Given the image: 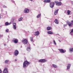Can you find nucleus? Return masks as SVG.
Wrapping results in <instances>:
<instances>
[{
  "label": "nucleus",
  "mask_w": 73,
  "mask_h": 73,
  "mask_svg": "<svg viewBox=\"0 0 73 73\" xmlns=\"http://www.w3.org/2000/svg\"><path fill=\"white\" fill-rule=\"evenodd\" d=\"M30 63L28 62L27 61H25L23 62V68H26L27 66H28Z\"/></svg>",
  "instance_id": "nucleus-1"
},
{
  "label": "nucleus",
  "mask_w": 73,
  "mask_h": 73,
  "mask_svg": "<svg viewBox=\"0 0 73 73\" xmlns=\"http://www.w3.org/2000/svg\"><path fill=\"white\" fill-rule=\"evenodd\" d=\"M55 3L56 4V5H57L58 6L61 5L62 4V3H61V2H58L57 1H55Z\"/></svg>",
  "instance_id": "nucleus-2"
},
{
  "label": "nucleus",
  "mask_w": 73,
  "mask_h": 73,
  "mask_svg": "<svg viewBox=\"0 0 73 73\" xmlns=\"http://www.w3.org/2000/svg\"><path fill=\"white\" fill-rule=\"evenodd\" d=\"M50 8H53V7H54V2H51L50 3Z\"/></svg>",
  "instance_id": "nucleus-3"
},
{
  "label": "nucleus",
  "mask_w": 73,
  "mask_h": 73,
  "mask_svg": "<svg viewBox=\"0 0 73 73\" xmlns=\"http://www.w3.org/2000/svg\"><path fill=\"white\" fill-rule=\"evenodd\" d=\"M22 42L24 44H27L28 43V40L27 39H23L22 40Z\"/></svg>",
  "instance_id": "nucleus-4"
},
{
  "label": "nucleus",
  "mask_w": 73,
  "mask_h": 73,
  "mask_svg": "<svg viewBox=\"0 0 73 73\" xmlns=\"http://www.w3.org/2000/svg\"><path fill=\"white\" fill-rule=\"evenodd\" d=\"M12 41L14 43H17L18 42V40L16 38H14L13 40H12Z\"/></svg>",
  "instance_id": "nucleus-5"
},
{
  "label": "nucleus",
  "mask_w": 73,
  "mask_h": 73,
  "mask_svg": "<svg viewBox=\"0 0 73 73\" xmlns=\"http://www.w3.org/2000/svg\"><path fill=\"white\" fill-rule=\"evenodd\" d=\"M29 12V9H28L27 8L25 9L24 11V13H28Z\"/></svg>",
  "instance_id": "nucleus-6"
},
{
  "label": "nucleus",
  "mask_w": 73,
  "mask_h": 73,
  "mask_svg": "<svg viewBox=\"0 0 73 73\" xmlns=\"http://www.w3.org/2000/svg\"><path fill=\"white\" fill-rule=\"evenodd\" d=\"M58 50H59L60 52L61 53H65V52H66V51H64V50L62 49H59Z\"/></svg>",
  "instance_id": "nucleus-7"
},
{
  "label": "nucleus",
  "mask_w": 73,
  "mask_h": 73,
  "mask_svg": "<svg viewBox=\"0 0 73 73\" xmlns=\"http://www.w3.org/2000/svg\"><path fill=\"white\" fill-rule=\"evenodd\" d=\"M19 54V51L17 50H16L14 52V54L15 56H17Z\"/></svg>",
  "instance_id": "nucleus-8"
},
{
  "label": "nucleus",
  "mask_w": 73,
  "mask_h": 73,
  "mask_svg": "<svg viewBox=\"0 0 73 73\" xmlns=\"http://www.w3.org/2000/svg\"><path fill=\"white\" fill-rule=\"evenodd\" d=\"M46 62V60L45 59H40L39 60V62Z\"/></svg>",
  "instance_id": "nucleus-9"
},
{
  "label": "nucleus",
  "mask_w": 73,
  "mask_h": 73,
  "mask_svg": "<svg viewBox=\"0 0 73 73\" xmlns=\"http://www.w3.org/2000/svg\"><path fill=\"white\" fill-rule=\"evenodd\" d=\"M34 35H35V36H38V35H39V31H37L36 32L34 33Z\"/></svg>",
  "instance_id": "nucleus-10"
},
{
  "label": "nucleus",
  "mask_w": 73,
  "mask_h": 73,
  "mask_svg": "<svg viewBox=\"0 0 73 73\" xmlns=\"http://www.w3.org/2000/svg\"><path fill=\"white\" fill-rule=\"evenodd\" d=\"M3 73H8V70H7V68H5L3 70Z\"/></svg>",
  "instance_id": "nucleus-11"
},
{
  "label": "nucleus",
  "mask_w": 73,
  "mask_h": 73,
  "mask_svg": "<svg viewBox=\"0 0 73 73\" xmlns=\"http://www.w3.org/2000/svg\"><path fill=\"white\" fill-rule=\"evenodd\" d=\"M54 22L56 24H58V20L57 19H56L54 21Z\"/></svg>",
  "instance_id": "nucleus-12"
},
{
  "label": "nucleus",
  "mask_w": 73,
  "mask_h": 73,
  "mask_svg": "<svg viewBox=\"0 0 73 73\" xmlns=\"http://www.w3.org/2000/svg\"><path fill=\"white\" fill-rule=\"evenodd\" d=\"M52 27H48L47 28V30L48 31H49L50 30H51L52 29Z\"/></svg>",
  "instance_id": "nucleus-13"
},
{
  "label": "nucleus",
  "mask_w": 73,
  "mask_h": 73,
  "mask_svg": "<svg viewBox=\"0 0 73 73\" xmlns=\"http://www.w3.org/2000/svg\"><path fill=\"white\" fill-rule=\"evenodd\" d=\"M50 0H44V3H49L50 2Z\"/></svg>",
  "instance_id": "nucleus-14"
},
{
  "label": "nucleus",
  "mask_w": 73,
  "mask_h": 73,
  "mask_svg": "<svg viewBox=\"0 0 73 73\" xmlns=\"http://www.w3.org/2000/svg\"><path fill=\"white\" fill-rule=\"evenodd\" d=\"M58 9H57V10H56L54 12V14L55 15H57V13H58Z\"/></svg>",
  "instance_id": "nucleus-15"
},
{
  "label": "nucleus",
  "mask_w": 73,
  "mask_h": 73,
  "mask_svg": "<svg viewBox=\"0 0 73 73\" xmlns=\"http://www.w3.org/2000/svg\"><path fill=\"white\" fill-rule=\"evenodd\" d=\"M47 33L48 34H50V35L53 34V32L51 31H48L47 32Z\"/></svg>",
  "instance_id": "nucleus-16"
},
{
  "label": "nucleus",
  "mask_w": 73,
  "mask_h": 73,
  "mask_svg": "<svg viewBox=\"0 0 73 73\" xmlns=\"http://www.w3.org/2000/svg\"><path fill=\"white\" fill-rule=\"evenodd\" d=\"M10 24H11V23H8V22H6L5 23V25H10Z\"/></svg>",
  "instance_id": "nucleus-17"
},
{
  "label": "nucleus",
  "mask_w": 73,
  "mask_h": 73,
  "mask_svg": "<svg viewBox=\"0 0 73 73\" xmlns=\"http://www.w3.org/2000/svg\"><path fill=\"white\" fill-rule=\"evenodd\" d=\"M70 34L72 36L73 35V29H72L70 33Z\"/></svg>",
  "instance_id": "nucleus-18"
},
{
  "label": "nucleus",
  "mask_w": 73,
  "mask_h": 73,
  "mask_svg": "<svg viewBox=\"0 0 73 73\" xmlns=\"http://www.w3.org/2000/svg\"><path fill=\"white\" fill-rule=\"evenodd\" d=\"M70 64H68V65L67 67V69H70Z\"/></svg>",
  "instance_id": "nucleus-19"
},
{
  "label": "nucleus",
  "mask_w": 73,
  "mask_h": 73,
  "mask_svg": "<svg viewBox=\"0 0 73 73\" xmlns=\"http://www.w3.org/2000/svg\"><path fill=\"white\" fill-rule=\"evenodd\" d=\"M68 25L69 27H70V26H72V23L70 22H69L68 23Z\"/></svg>",
  "instance_id": "nucleus-20"
},
{
  "label": "nucleus",
  "mask_w": 73,
  "mask_h": 73,
  "mask_svg": "<svg viewBox=\"0 0 73 73\" xmlns=\"http://www.w3.org/2000/svg\"><path fill=\"white\" fill-rule=\"evenodd\" d=\"M70 11H69V10H68L67 11V13L68 14V15H70Z\"/></svg>",
  "instance_id": "nucleus-21"
},
{
  "label": "nucleus",
  "mask_w": 73,
  "mask_h": 73,
  "mask_svg": "<svg viewBox=\"0 0 73 73\" xmlns=\"http://www.w3.org/2000/svg\"><path fill=\"white\" fill-rule=\"evenodd\" d=\"M27 50L28 51H30V50H31V48H27Z\"/></svg>",
  "instance_id": "nucleus-22"
},
{
  "label": "nucleus",
  "mask_w": 73,
  "mask_h": 73,
  "mask_svg": "<svg viewBox=\"0 0 73 73\" xmlns=\"http://www.w3.org/2000/svg\"><path fill=\"white\" fill-rule=\"evenodd\" d=\"M23 19V18L22 17H21L20 18H19V21H22Z\"/></svg>",
  "instance_id": "nucleus-23"
},
{
  "label": "nucleus",
  "mask_w": 73,
  "mask_h": 73,
  "mask_svg": "<svg viewBox=\"0 0 73 73\" xmlns=\"http://www.w3.org/2000/svg\"><path fill=\"white\" fill-rule=\"evenodd\" d=\"M69 51H70V52H72V51H73V48H70V49L69 50Z\"/></svg>",
  "instance_id": "nucleus-24"
},
{
  "label": "nucleus",
  "mask_w": 73,
  "mask_h": 73,
  "mask_svg": "<svg viewBox=\"0 0 73 73\" xmlns=\"http://www.w3.org/2000/svg\"><path fill=\"white\" fill-rule=\"evenodd\" d=\"M41 16V14H39L37 16V18H39L40 17V16Z\"/></svg>",
  "instance_id": "nucleus-25"
},
{
  "label": "nucleus",
  "mask_w": 73,
  "mask_h": 73,
  "mask_svg": "<svg viewBox=\"0 0 73 73\" xmlns=\"http://www.w3.org/2000/svg\"><path fill=\"white\" fill-rule=\"evenodd\" d=\"M52 66L53 67H54V68H56V67H57L56 65H55V64H52Z\"/></svg>",
  "instance_id": "nucleus-26"
},
{
  "label": "nucleus",
  "mask_w": 73,
  "mask_h": 73,
  "mask_svg": "<svg viewBox=\"0 0 73 73\" xmlns=\"http://www.w3.org/2000/svg\"><path fill=\"white\" fill-rule=\"evenodd\" d=\"M5 63H8V60H5Z\"/></svg>",
  "instance_id": "nucleus-27"
},
{
  "label": "nucleus",
  "mask_w": 73,
  "mask_h": 73,
  "mask_svg": "<svg viewBox=\"0 0 73 73\" xmlns=\"http://www.w3.org/2000/svg\"><path fill=\"white\" fill-rule=\"evenodd\" d=\"M9 31V29H7L6 30V32L7 33L8 32V31Z\"/></svg>",
  "instance_id": "nucleus-28"
},
{
  "label": "nucleus",
  "mask_w": 73,
  "mask_h": 73,
  "mask_svg": "<svg viewBox=\"0 0 73 73\" xmlns=\"http://www.w3.org/2000/svg\"><path fill=\"white\" fill-rule=\"evenodd\" d=\"M30 40L31 41H33V38H32V37H31L30 38Z\"/></svg>",
  "instance_id": "nucleus-29"
},
{
  "label": "nucleus",
  "mask_w": 73,
  "mask_h": 73,
  "mask_svg": "<svg viewBox=\"0 0 73 73\" xmlns=\"http://www.w3.org/2000/svg\"><path fill=\"white\" fill-rule=\"evenodd\" d=\"M13 28L14 29H16V26H13Z\"/></svg>",
  "instance_id": "nucleus-30"
},
{
  "label": "nucleus",
  "mask_w": 73,
  "mask_h": 73,
  "mask_svg": "<svg viewBox=\"0 0 73 73\" xmlns=\"http://www.w3.org/2000/svg\"><path fill=\"white\" fill-rule=\"evenodd\" d=\"M53 42L54 44H55V45H56V42H55V40H54Z\"/></svg>",
  "instance_id": "nucleus-31"
},
{
  "label": "nucleus",
  "mask_w": 73,
  "mask_h": 73,
  "mask_svg": "<svg viewBox=\"0 0 73 73\" xmlns=\"http://www.w3.org/2000/svg\"><path fill=\"white\" fill-rule=\"evenodd\" d=\"M13 26H16V23H14L13 24Z\"/></svg>",
  "instance_id": "nucleus-32"
},
{
  "label": "nucleus",
  "mask_w": 73,
  "mask_h": 73,
  "mask_svg": "<svg viewBox=\"0 0 73 73\" xmlns=\"http://www.w3.org/2000/svg\"><path fill=\"white\" fill-rule=\"evenodd\" d=\"M3 8H7V6H5V5H3Z\"/></svg>",
  "instance_id": "nucleus-33"
},
{
  "label": "nucleus",
  "mask_w": 73,
  "mask_h": 73,
  "mask_svg": "<svg viewBox=\"0 0 73 73\" xmlns=\"http://www.w3.org/2000/svg\"><path fill=\"white\" fill-rule=\"evenodd\" d=\"M71 24L72 25H73V21H71Z\"/></svg>",
  "instance_id": "nucleus-34"
},
{
  "label": "nucleus",
  "mask_w": 73,
  "mask_h": 73,
  "mask_svg": "<svg viewBox=\"0 0 73 73\" xmlns=\"http://www.w3.org/2000/svg\"><path fill=\"white\" fill-rule=\"evenodd\" d=\"M67 26V25H64V27H66V26Z\"/></svg>",
  "instance_id": "nucleus-35"
},
{
  "label": "nucleus",
  "mask_w": 73,
  "mask_h": 73,
  "mask_svg": "<svg viewBox=\"0 0 73 73\" xmlns=\"http://www.w3.org/2000/svg\"><path fill=\"white\" fill-rule=\"evenodd\" d=\"M2 73V71H1V69H0V73Z\"/></svg>",
  "instance_id": "nucleus-36"
},
{
  "label": "nucleus",
  "mask_w": 73,
  "mask_h": 73,
  "mask_svg": "<svg viewBox=\"0 0 73 73\" xmlns=\"http://www.w3.org/2000/svg\"><path fill=\"white\" fill-rule=\"evenodd\" d=\"M58 41H59V42H61V40H58Z\"/></svg>",
  "instance_id": "nucleus-37"
},
{
  "label": "nucleus",
  "mask_w": 73,
  "mask_h": 73,
  "mask_svg": "<svg viewBox=\"0 0 73 73\" xmlns=\"http://www.w3.org/2000/svg\"><path fill=\"white\" fill-rule=\"evenodd\" d=\"M12 2L13 3H14L15 2V1H12Z\"/></svg>",
  "instance_id": "nucleus-38"
},
{
  "label": "nucleus",
  "mask_w": 73,
  "mask_h": 73,
  "mask_svg": "<svg viewBox=\"0 0 73 73\" xmlns=\"http://www.w3.org/2000/svg\"><path fill=\"white\" fill-rule=\"evenodd\" d=\"M0 19H1V15L0 14Z\"/></svg>",
  "instance_id": "nucleus-39"
},
{
  "label": "nucleus",
  "mask_w": 73,
  "mask_h": 73,
  "mask_svg": "<svg viewBox=\"0 0 73 73\" xmlns=\"http://www.w3.org/2000/svg\"><path fill=\"white\" fill-rule=\"evenodd\" d=\"M1 35H0V38H1Z\"/></svg>",
  "instance_id": "nucleus-40"
},
{
  "label": "nucleus",
  "mask_w": 73,
  "mask_h": 73,
  "mask_svg": "<svg viewBox=\"0 0 73 73\" xmlns=\"http://www.w3.org/2000/svg\"><path fill=\"white\" fill-rule=\"evenodd\" d=\"M28 45H29V46H30V44H28Z\"/></svg>",
  "instance_id": "nucleus-41"
},
{
  "label": "nucleus",
  "mask_w": 73,
  "mask_h": 73,
  "mask_svg": "<svg viewBox=\"0 0 73 73\" xmlns=\"http://www.w3.org/2000/svg\"><path fill=\"white\" fill-rule=\"evenodd\" d=\"M9 54L11 55V54H12V53H11V54H10V53H9Z\"/></svg>",
  "instance_id": "nucleus-42"
},
{
  "label": "nucleus",
  "mask_w": 73,
  "mask_h": 73,
  "mask_svg": "<svg viewBox=\"0 0 73 73\" xmlns=\"http://www.w3.org/2000/svg\"><path fill=\"white\" fill-rule=\"evenodd\" d=\"M30 0V1H32L33 0Z\"/></svg>",
  "instance_id": "nucleus-43"
},
{
  "label": "nucleus",
  "mask_w": 73,
  "mask_h": 73,
  "mask_svg": "<svg viewBox=\"0 0 73 73\" xmlns=\"http://www.w3.org/2000/svg\"><path fill=\"white\" fill-rule=\"evenodd\" d=\"M60 1H62V0H60Z\"/></svg>",
  "instance_id": "nucleus-44"
},
{
  "label": "nucleus",
  "mask_w": 73,
  "mask_h": 73,
  "mask_svg": "<svg viewBox=\"0 0 73 73\" xmlns=\"http://www.w3.org/2000/svg\"><path fill=\"white\" fill-rule=\"evenodd\" d=\"M15 61H16V59L15 60Z\"/></svg>",
  "instance_id": "nucleus-45"
},
{
  "label": "nucleus",
  "mask_w": 73,
  "mask_h": 73,
  "mask_svg": "<svg viewBox=\"0 0 73 73\" xmlns=\"http://www.w3.org/2000/svg\"><path fill=\"white\" fill-rule=\"evenodd\" d=\"M4 45H5V44H4Z\"/></svg>",
  "instance_id": "nucleus-46"
},
{
  "label": "nucleus",
  "mask_w": 73,
  "mask_h": 73,
  "mask_svg": "<svg viewBox=\"0 0 73 73\" xmlns=\"http://www.w3.org/2000/svg\"><path fill=\"white\" fill-rule=\"evenodd\" d=\"M13 21H14V20H13Z\"/></svg>",
  "instance_id": "nucleus-47"
},
{
  "label": "nucleus",
  "mask_w": 73,
  "mask_h": 73,
  "mask_svg": "<svg viewBox=\"0 0 73 73\" xmlns=\"http://www.w3.org/2000/svg\"><path fill=\"white\" fill-rule=\"evenodd\" d=\"M51 43H52V42H51Z\"/></svg>",
  "instance_id": "nucleus-48"
}]
</instances>
